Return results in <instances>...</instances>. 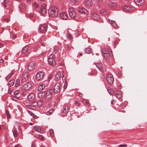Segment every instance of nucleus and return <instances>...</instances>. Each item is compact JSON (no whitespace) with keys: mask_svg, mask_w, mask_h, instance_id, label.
I'll use <instances>...</instances> for the list:
<instances>
[{"mask_svg":"<svg viewBox=\"0 0 147 147\" xmlns=\"http://www.w3.org/2000/svg\"><path fill=\"white\" fill-rule=\"evenodd\" d=\"M48 13L50 16L52 17H55L58 14V10L56 7L52 6L49 9Z\"/></svg>","mask_w":147,"mask_h":147,"instance_id":"1","label":"nucleus"},{"mask_svg":"<svg viewBox=\"0 0 147 147\" xmlns=\"http://www.w3.org/2000/svg\"><path fill=\"white\" fill-rule=\"evenodd\" d=\"M69 13L70 17L73 19L76 18L77 14L75 11V9L72 7L70 8L69 9Z\"/></svg>","mask_w":147,"mask_h":147,"instance_id":"2","label":"nucleus"},{"mask_svg":"<svg viewBox=\"0 0 147 147\" xmlns=\"http://www.w3.org/2000/svg\"><path fill=\"white\" fill-rule=\"evenodd\" d=\"M55 56L53 55H50L48 58V62L51 65H54L55 64Z\"/></svg>","mask_w":147,"mask_h":147,"instance_id":"3","label":"nucleus"},{"mask_svg":"<svg viewBox=\"0 0 147 147\" xmlns=\"http://www.w3.org/2000/svg\"><path fill=\"white\" fill-rule=\"evenodd\" d=\"M47 28L48 26L46 24H40L39 26V31L40 32L44 33L46 31Z\"/></svg>","mask_w":147,"mask_h":147,"instance_id":"4","label":"nucleus"},{"mask_svg":"<svg viewBox=\"0 0 147 147\" xmlns=\"http://www.w3.org/2000/svg\"><path fill=\"white\" fill-rule=\"evenodd\" d=\"M53 93V89H50L48 90L46 95V98L47 100H50L51 98Z\"/></svg>","mask_w":147,"mask_h":147,"instance_id":"5","label":"nucleus"},{"mask_svg":"<svg viewBox=\"0 0 147 147\" xmlns=\"http://www.w3.org/2000/svg\"><path fill=\"white\" fill-rule=\"evenodd\" d=\"M106 80L107 82L109 84H111L113 83L114 79L113 75L111 74H108L107 75Z\"/></svg>","mask_w":147,"mask_h":147,"instance_id":"6","label":"nucleus"},{"mask_svg":"<svg viewBox=\"0 0 147 147\" xmlns=\"http://www.w3.org/2000/svg\"><path fill=\"white\" fill-rule=\"evenodd\" d=\"M32 87V85L31 83L27 82L24 84L22 87L23 90L26 91H28Z\"/></svg>","mask_w":147,"mask_h":147,"instance_id":"7","label":"nucleus"},{"mask_svg":"<svg viewBox=\"0 0 147 147\" xmlns=\"http://www.w3.org/2000/svg\"><path fill=\"white\" fill-rule=\"evenodd\" d=\"M35 95L33 93L29 94L28 96V100L30 102H33V103L35 102Z\"/></svg>","mask_w":147,"mask_h":147,"instance_id":"8","label":"nucleus"},{"mask_svg":"<svg viewBox=\"0 0 147 147\" xmlns=\"http://www.w3.org/2000/svg\"><path fill=\"white\" fill-rule=\"evenodd\" d=\"M44 75V73L42 71H39L36 74V78L37 80H39L43 77Z\"/></svg>","mask_w":147,"mask_h":147,"instance_id":"9","label":"nucleus"},{"mask_svg":"<svg viewBox=\"0 0 147 147\" xmlns=\"http://www.w3.org/2000/svg\"><path fill=\"white\" fill-rule=\"evenodd\" d=\"M61 85L58 82L57 83L55 86L54 90L55 92V93H58L60 92V87Z\"/></svg>","mask_w":147,"mask_h":147,"instance_id":"10","label":"nucleus"},{"mask_svg":"<svg viewBox=\"0 0 147 147\" xmlns=\"http://www.w3.org/2000/svg\"><path fill=\"white\" fill-rule=\"evenodd\" d=\"M107 50L109 53H108V52H104V53H103L104 56L106 58H108L109 55L112 56V51L109 47H107Z\"/></svg>","mask_w":147,"mask_h":147,"instance_id":"11","label":"nucleus"},{"mask_svg":"<svg viewBox=\"0 0 147 147\" xmlns=\"http://www.w3.org/2000/svg\"><path fill=\"white\" fill-rule=\"evenodd\" d=\"M46 5L45 4L42 5L40 9V12L42 14H45L46 12Z\"/></svg>","mask_w":147,"mask_h":147,"instance_id":"12","label":"nucleus"},{"mask_svg":"<svg viewBox=\"0 0 147 147\" xmlns=\"http://www.w3.org/2000/svg\"><path fill=\"white\" fill-rule=\"evenodd\" d=\"M35 64L34 62H30L28 66V70L30 71L33 69L35 67Z\"/></svg>","mask_w":147,"mask_h":147,"instance_id":"13","label":"nucleus"},{"mask_svg":"<svg viewBox=\"0 0 147 147\" xmlns=\"http://www.w3.org/2000/svg\"><path fill=\"white\" fill-rule=\"evenodd\" d=\"M28 47L27 46H25L22 49V52L25 55H27L29 51L28 49Z\"/></svg>","mask_w":147,"mask_h":147,"instance_id":"14","label":"nucleus"},{"mask_svg":"<svg viewBox=\"0 0 147 147\" xmlns=\"http://www.w3.org/2000/svg\"><path fill=\"white\" fill-rule=\"evenodd\" d=\"M25 107L26 108L33 110H35L36 109L34 106L28 104L25 105Z\"/></svg>","mask_w":147,"mask_h":147,"instance_id":"15","label":"nucleus"},{"mask_svg":"<svg viewBox=\"0 0 147 147\" xmlns=\"http://www.w3.org/2000/svg\"><path fill=\"white\" fill-rule=\"evenodd\" d=\"M28 74L27 72L24 73L22 78V80L23 81H25L28 80Z\"/></svg>","mask_w":147,"mask_h":147,"instance_id":"16","label":"nucleus"},{"mask_svg":"<svg viewBox=\"0 0 147 147\" xmlns=\"http://www.w3.org/2000/svg\"><path fill=\"white\" fill-rule=\"evenodd\" d=\"M78 11L80 13L86 14L87 13V11L82 7L78 9Z\"/></svg>","mask_w":147,"mask_h":147,"instance_id":"17","label":"nucleus"},{"mask_svg":"<svg viewBox=\"0 0 147 147\" xmlns=\"http://www.w3.org/2000/svg\"><path fill=\"white\" fill-rule=\"evenodd\" d=\"M63 109L65 111H62V114L63 115H64L66 114L68 111V107L67 105H64L63 106Z\"/></svg>","mask_w":147,"mask_h":147,"instance_id":"18","label":"nucleus"},{"mask_svg":"<svg viewBox=\"0 0 147 147\" xmlns=\"http://www.w3.org/2000/svg\"><path fill=\"white\" fill-rule=\"evenodd\" d=\"M45 86L43 84H40L38 87V90L40 92L42 91L45 88Z\"/></svg>","mask_w":147,"mask_h":147,"instance_id":"19","label":"nucleus"},{"mask_svg":"<svg viewBox=\"0 0 147 147\" xmlns=\"http://www.w3.org/2000/svg\"><path fill=\"white\" fill-rule=\"evenodd\" d=\"M118 5V4L115 2H111L109 4V7L112 8H115L117 7Z\"/></svg>","mask_w":147,"mask_h":147,"instance_id":"20","label":"nucleus"},{"mask_svg":"<svg viewBox=\"0 0 147 147\" xmlns=\"http://www.w3.org/2000/svg\"><path fill=\"white\" fill-rule=\"evenodd\" d=\"M60 16L61 18L63 20H65L67 18V14L64 12H63L61 13Z\"/></svg>","mask_w":147,"mask_h":147,"instance_id":"21","label":"nucleus"},{"mask_svg":"<svg viewBox=\"0 0 147 147\" xmlns=\"http://www.w3.org/2000/svg\"><path fill=\"white\" fill-rule=\"evenodd\" d=\"M91 16L95 20H98L100 19L99 16L96 13H93L92 14Z\"/></svg>","mask_w":147,"mask_h":147,"instance_id":"22","label":"nucleus"},{"mask_svg":"<svg viewBox=\"0 0 147 147\" xmlns=\"http://www.w3.org/2000/svg\"><path fill=\"white\" fill-rule=\"evenodd\" d=\"M35 130L38 132L41 133L42 131L41 127L39 126H35L34 127Z\"/></svg>","mask_w":147,"mask_h":147,"instance_id":"23","label":"nucleus"},{"mask_svg":"<svg viewBox=\"0 0 147 147\" xmlns=\"http://www.w3.org/2000/svg\"><path fill=\"white\" fill-rule=\"evenodd\" d=\"M124 11H130L131 10V7L129 6H125L123 8Z\"/></svg>","mask_w":147,"mask_h":147,"instance_id":"24","label":"nucleus"},{"mask_svg":"<svg viewBox=\"0 0 147 147\" xmlns=\"http://www.w3.org/2000/svg\"><path fill=\"white\" fill-rule=\"evenodd\" d=\"M96 67L99 69L101 71H103V70L102 68V65L100 63H97L96 64Z\"/></svg>","mask_w":147,"mask_h":147,"instance_id":"25","label":"nucleus"},{"mask_svg":"<svg viewBox=\"0 0 147 147\" xmlns=\"http://www.w3.org/2000/svg\"><path fill=\"white\" fill-rule=\"evenodd\" d=\"M61 76V74L60 73V71H58L57 72V74L55 76V78L57 80H59L60 79Z\"/></svg>","mask_w":147,"mask_h":147,"instance_id":"26","label":"nucleus"},{"mask_svg":"<svg viewBox=\"0 0 147 147\" xmlns=\"http://www.w3.org/2000/svg\"><path fill=\"white\" fill-rule=\"evenodd\" d=\"M82 102L84 104L89 107L90 105L89 104V102L86 99H84L82 100Z\"/></svg>","mask_w":147,"mask_h":147,"instance_id":"27","label":"nucleus"},{"mask_svg":"<svg viewBox=\"0 0 147 147\" xmlns=\"http://www.w3.org/2000/svg\"><path fill=\"white\" fill-rule=\"evenodd\" d=\"M92 4V2L91 0H88L86 2V4L88 6H90Z\"/></svg>","mask_w":147,"mask_h":147,"instance_id":"28","label":"nucleus"},{"mask_svg":"<svg viewBox=\"0 0 147 147\" xmlns=\"http://www.w3.org/2000/svg\"><path fill=\"white\" fill-rule=\"evenodd\" d=\"M14 71L13 70H12L10 74H9L7 77L6 78V79L7 80H8L10 77L12 76V75L14 74Z\"/></svg>","mask_w":147,"mask_h":147,"instance_id":"29","label":"nucleus"},{"mask_svg":"<svg viewBox=\"0 0 147 147\" xmlns=\"http://www.w3.org/2000/svg\"><path fill=\"white\" fill-rule=\"evenodd\" d=\"M115 96L117 98H120L122 96L121 92L120 91L118 92V93L116 94Z\"/></svg>","mask_w":147,"mask_h":147,"instance_id":"30","label":"nucleus"},{"mask_svg":"<svg viewBox=\"0 0 147 147\" xmlns=\"http://www.w3.org/2000/svg\"><path fill=\"white\" fill-rule=\"evenodd\" d=\"M107 90L109 93L111 95H113L114 93L113 90L110 87L108 88Z\"/></svg>","mask_w":147,"mask_h":147,"instance_id":"31","label":"nucleus"},{"mask_svg":"<svg viewBox=\"0 0 147 147\" xmlns=\"http://www.w3.org/2000/svg\"><path fill=\"white\" fill-rule=\"evenodd\" d=\"M135 2L138 5L140 4H142L143 3L144 0H134Z\"/></svg>","mask_w":147,"mask_h":147,"instance_id":"32","label":"nucleus"},{"mask_svg":"<svg viewBox=\"0 0 147 147\" xmlns=\"http://www.w3.org/2000/svg\"><path fill=\"white\" fill-rule=\"evenodd\" d=\"M13 133L14 137H16L18 136V131L17 130H13Z\"/></svg>","mask_w":147,"mask_h":147,"instance_id":"33","label":"nucleus"},{"mask_svg":"<svg viewBox=\"0 0 147 147\" xmlns=\"http://www.w3.org/2000/svg\"><path fill=\"white\" fill-rule=\"evenodd\" d=\"M15 82V80H10L8 83V84L10 86H11L13 85Z\"/></svg>","mask_w":147,"mask_h":147,"instance_id":"34","label":"nucleus"},{"mask_svg":"<svg viewBox=\"0 0 147 147\" xmlns=\"http://www.w3.org/2000/svg\"><path fill=\"white\" fill-rule=\"evenodd\" d=\"M92 49L89 48H87L85 49V52L87 53L90 54Z\"/></svg>","mask_w":147,"mask_h":147,"instance_id":"35","label":"nucleus"},{"mask_svg":"<svg viewBox=\"0 0 147 147\" xmlns=\"http://www.w3.org/2000/svg\"><path fill=\"white\" fill-rule=\"evenodd\" d=\"M20 84V80L18 79H17L16 80V81L15 84V86L16 87H17L19 86Z\"/></svg>","mask_w":147,"mask_h":147,"instance_id":"36","label":"nucleus"},{"mask_svg":"<svg viewBox=\"0 0 147 147\" xmlns=\"http://www.w3.org/2000/svg\"><path fill=\"white\" fill-rule=\"evenodd\" d=\"M109 22H110V23L111 24H112V25L114 27H115L116 26V24L114 22L113 20H109Z\"/></svg>","mask_w":147,"mask_h":147,"instance_id":"37","label":"nucleus"},{"mask_svg":"<svg viewBox=\"0 0 147 147\" xmlns=\"http://www.w3.org/2000/svg\"><path fill=\"white\" fill-rule=\"evenodd\" d=\"M42 102L40 100H39L37 103V105L39 107H40L42 106Z\"/></svg>","mask_w":147,"mask_h":147,"instance_id":"38","label":"nucleus"},{"mask_svg":"<svg viewBox=\"0 0 147 147\" xmlns=\"http://www.w3.org/2000/svg\"><path fill=\"white\" fill-rule=\"evenodd\" d=\"M109 47L107 46L106 47H104L102 49V51L103 52V53H104V52H107V48Z\"/></svg>","mask_w":147,"mask_h":147,"instance_id":"39","label":"nucleus"},{"mask_svg":"<svg viewBox=\"0 0 147 147\" xmlns=\"http://www.w3.org/2000/svg\"><path fill=\"white\" fill-rule=\"evenodd\" d=\"M53 111V110H49V111H48L47 112L46 114L47 115H50L52 114Z\"/></svg>","mask_w":147,"mask_h":147,"instance_id":"40","label":"nucleus"},{"mask_svg":"<svg viewBox=\"0 0 147 147\" xmlns=\"http://www.w3.org/2000/svg\"><path fill=\"white\" fill-rule=\"evenodd\" d=\"M66 36L70 40L72 39V36L70 33H67Z\"/></svg>","mask_w":147,"mask_h":147,"instance_id":"41","label":"nucleus"},{"mask_svg":"<svg viewBox=\"0 0 147 147\" xmlns=\"http://www.w3.org/2000/svg\"><path fill=\"white\" fill-rule=\"evenodd\" d=\"M49 132L51 136L53 137L54 135V133L53 130L52 129L49 130Z\"/></svg>","mask_w":147,"mask_h":147,"instance_id":"42","label":"nucleus"},{"mask_svg":"<svg viewBox=\"0 0 147 147\" xmlns=\"http://www.w3.org/2000/svg\"><path fill=\"white\" fill-rule=\"evenodd\" d=\"M67 82L66 80H65V82L64 83V85L63 86V88L64 89H65L67 88Z\"/></svg>","mask_w":147,"mask_h":147,"instance_id":"43","label":"nucleus"},{"mask_svg":"<svg viewBox=\"0 0 147 147\" xmlns=\"http://www.w3.org/2000/svg\"><path fill=\"white\" fill-rule=\"evenodd\" d=\"M37 138L41 140H43L44 138V137L42 135L40 134H38V135Z\"/></svg>","mask_w":147,"mask_h":147,"instance_id":"44","label":"nucleus"},{"mask_svg":"<svg viewBox=\"0 0 147 147\" xmlns=\"http://www.w3.org/2000/svg\"><path fill=\"white\" fill-rule=\"evenodd\" d=\"M25 7V5L23 3H22L19 6V8L20 10L22 9H23Z\"/></svg>","mask_w":147,"mask_h":147,"instance_id":"45","label":"nucleus"},{"mask_svg":"<svg viewBox=\"0 0 147 147\" xmlns=\"http://www.w3.org/2000/svg\"><path fill=\"white\" fill-rule=\"evenodd\" d=\"M33 6L35 8H37L38 7V5L36 3H34L33 4Z\"/></svg>","mask_w":147,"mask_h":147,"instance_id":"46","label":"nucleus"},{"mask_svg":"<svg viewBox=\"0 0 147 147\" xmlns=\"http://www.w3.org/2000/svg\"><path fill=\"white\" fill-rule=\"evenodd\" d=\"M8 2V0H5L3 2V5L5 7H7V3Z\"/></svg>","mask_w":147,"mask_h":147,"instance_id":"47","label":"nucleus"},{"mask_svg":"<svg viewBox=\"0 0 147 147\" xmlns=\"http://www.w3.org/2000/svg\"><path fill=\"white\" fill-rule=\"evenodd\" d=\"M20 93V91L18 90L15 91L13 93L15 95H17Z\"/></svg>","mask_w":147,"mask_h":147,"instance_id":"48","label":"nucleus"},{"mask_svg":"<svg viewBox=\"0 0 147 147\" xmlns=\"http://www.w3.org/2000/svg\"><path fill=\"white\" fill-rule=\"evenodd\" d=\"M6 112L7 114V119H8L9 118H10V117L9 113V111L7 110H6Z\"/></svg>","mask_w":147,"mask_h":147,"instance_id":"49","label":"nucleus"},{"mask_svg":"<svg viewBox=\"0 0 147 147\" xmlns=\"http://www.w3.org/2000/svg\"><path fill=\"white\" fill-rule=\"evenodd\" d=\"M90 74L89 75L90 76H92L93 75H94L95 74V72L94 71H91Z\"/></svg>","mask_w":147,"mask_h":147,"instance_id":"50","label":"nucleus"},{"mask_svg":"<svg viewBox=\"0 0 147 147\" xmlns=\"http://www.w3.org/2000/svg\"><path fill=\"white\" fill-rule=\"evenodd\" d=\"M28 112L32 116H33V115H34V114L31 111H28Z\"/></svg>","mask_w":147,"mask_h":147,"instance_id":"51","label":"nucleus"},{"mask_svg":"<svg viewBox=\"0 0 147 147\" xmlns=\"http://www.w3.org/2000/svg\"><path fill=\"white\" fill-rule=\"evenodd\" d=\"M119 147H126L127 146V145L126 144H125L124 145H119Z\"/></svg>","mask_w":147,"mask_h":147,"instance_id":"52","label":"nucleus"},{"mask_svg":"<svg viewBox=\"0 0 147 147\" xmlns=\"http://www.w3.org/2000/svg\"><path fill=\"white\" fill-rule=\"evenodd\" d=\"M59 71H60V73L61 72L62 76H64V71L63 70L61 69V71L59 70Z\"/></svg>","mask_w":147,"mask_h":147,"instance_id":"53","label":"nucleus"},{"mask_svg":"<svg viewBox=\"0 0 147 147\" xmlns=\"http://www.w3.org/2000/svg\"><path fill=\"white\" fill-rule=\"evenodd\" d=\"M75 104H76V105L78 106L79 105V102H78L77 101H75Z\"/></svg>","mask_w":147,"mask_h":147,"instance_id":"54","label":"nucleus"},{"mask_svg":"<svg viewBox=\"0 0 147 147\" xmlns=\"http://www.w3.org/2000/svg\"><path fill=\"white\" fill-rule=\"evenodd\" d=\"M40 44H41V45L42 46H45V43L43 42H41L40 43Z\"/></svg>","mask_w":147,"mask_h":147,"instance_id":"55","label":"nucleus"},{"mask_svg":"<svg viewBox=\"0 0 147 147\" xmlns=\"http://www.w3.org/2000/svg\"><path fill=\"white\" fill-rule=\"evenodd\" d=\"M78 0H71V2L73 3H75L76 1H77Z\"/></svg>","mask_w":147,"mask_h":147,"instance_id":"56","label":"nucleus"},{"mask_svg":"<svg viewBox=\"0 0 147 147\" xmlns=\"http://www.w3.org/2000/svg\"><path fill=\"white\" fill-rule=\"evenodd\" d=\"M66 79V78L64 76H62V80H65Z\"/></svg>","mask_w":147,"mask_h":147,"instance_id":"57","label":"nucleus"},{"mask_svg":"<svg viewBox=\"0 0 147 147\" xmlns=\"http://www.w3.org/2000/svg\"><path fill=\"white\" fill-rule=\"evenodd\" d=\"M45 36H42L40 38V39H45Z\"/></svg>","mask_w":147,"mask_h":147,"instance_id":"58","label":"nucleus"},{"mask_svg":"<svg viewBox=\"0 0 147 147\" xmlns=\"http://www.w3.org/2000/svg\"><path fill=\"white\" fill-rule=\"evenodd\" d=\"M42 94L40 93H39L38 94V97H40V96H42Z\"/></svg>","mask_w":147,"mask_h":147,"instance_id":"59","label":"nucleus"},{"mask_svg":"<svg viewBox=\"0 0 147 147\" xmlns=\"http://www.w3.org/2000/svg\"><path fill=\"white\" fill-rule=\"evenodd\" d=\"M16 36L15 35H14L13 37H12V39L14 40V39H15V38H16Z\"/></svg>","mask_w":147,"mask_h":147,"instance_id":"60","label":"nucleus"},{"mask_svg":"<svg viewBox=\"0 0 147 147\" xmlns=\"http://www.w3.org/2000/svg\"><path fill=\"white\" fill-rule=\"evenodd\" d=\"M3 62V60L2 59H0V63H2Z\"/></svg>","mask_w":147,"mask_h":147,"instance_id":"61","label":"nucleus"},{"mask_svg":"<svg viewBox=\"0 0 147 147\" xmlns=\"http://www.w3.org/2000/svg\"><path fill=\"white\" fill-rule=\"evenodd\" d=\"M14 147H19V145H18V144H17V145H15L14 146Z\"/></svg>","mask_w":147,"mask_h":147,"instance_id":"62","label":"nucleus"},{"mask_svg":"<svg viewBox=\"0 0 147 147\" xmlns=\"http://www.w3.org/2000/svg\"><path fill=\"white\" fill-rule=\"evenodd\" d=\"M52 77V76H50L49 77V78L50 79H51V78Z\"/></svg>","mask_w":147,"mask_h":147,"instance_id":"63","label":"nucleus"},{"mask_svg":"<svg viewBox=\"0 0 147 147\" xmlns=\"http://www.w3.org/2000/svg\"><path fill=\"white\" fill-rule=\"evenodd\" d=\"M14 97L15 98H17V99H18L19 98V97H18L16 96H14Z\"/></svg>","mask_w":147,"mask_h":147,"instance_id":"64","label":"nucleus"}]
</instances>
